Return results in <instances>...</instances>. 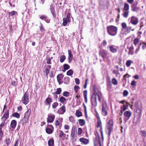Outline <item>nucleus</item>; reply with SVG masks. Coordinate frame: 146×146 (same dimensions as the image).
I'll use <instances>...</instances> for the list:
<instances>
[{"mask_svg":"<svg viewBox=\"0 0 146 146\" xmlns=\"http://www.w3.org/2000/svg\"><path fill=\"white\" fill-rule=\"evenodd\" d=\"M54 0H53V2L51 3L49 5L50 8L49 9L50 11H52L55 10V6L54 4Z\"/></svg>","mask_w":146,"mask_h":146,"instance_id":"21","label":"nucleus"},{"mask_svg":"<svg viewBox=\"0 0 146 146\" xmlns=\"http://www.w3.org/2000/svg\"><path fill=\"white\" fill-rule=\"evenodd\" d=\"M46 132L48 134H50L52 133L53 130L50 128H46Z\"/></svg>","mask_w":146,"mask_h":146,"instance_id":"39","label":"nucleus"},{"mask_svg":"<svg viewBox=\"0 0 146 146\" xmlns=\"http://www.w3.org/2000/svg\"><path fill=\"white\" fill-rule=\"evenodd\" d=\"M113 122L112 119L110 120L106 124V129L108 130V135L109 137L111 135V132L113 131Z\"/></svg>","mask_w":146,"mask_h":146,"instance_id":"3","label":"nucleus"},{"mask_svg":"<svg viewBox=\"0 0 146 146\" xmlns=\"http://www.w3.org/2000/svg\"><path fill=\"white\" fill-rule=\"evenodd\" d=\"M59 100L61 103H63L66 101V99L64 97L61 96L60 97Z\"/></svg>","mask_w":146,"mask_h":146,"instance_id":"44","label":"nucleus"},{"mask_svg":"<svg viewBox=\"0 0 146 146\" xmlns=\"http://www.w3.org/2000/svg\"><path fill=\"white\" fill-rule=\"evenodd\" d=\"M21 101L25 105L27 104L29 102V93L28 91H26L24 94Z\"/></svg>","mask_w":146,"mask_h":146,"instance_id":"4","label":"nucleus"},{"mask_svg":"<svg viewBox=\"0 0 146 146\" xmlns=\"http://www.w3.org/2000/svg\"><path fill=\"white\" fill-rule=\"evenodd\" d=\"M102 107V114L104 116H106L107 114V111L108 110V108L107 107L106 101H104L103 102Z\"/></svg>","mask_w":146,"mask_h":146,"instance_id":"5","label":"nucleus"},{"mask_svg":"<svg viewBox=\"0 0 146 146\" xmlns=\"http://www.w3.org/2000/svg\"><path fill=\"white\" fill-rule=\"evenodd\" d=\"M113 46H110L109 47L111 52L113 53H115L117 52V50L113 47Z\"/></svg>","mask_w":146,"mask_h":146,"instance_id":"24","label":"nucleus"},{"mask_svg":"<svg viewBox=\"0 0 146 146\" xmlns=\"http://www.w3.org/2000/svg\"><path fill=\"white\" fill-rule=\"evenodd\" d=\"M107 86L108 88H111L112 85L111 82L110 81H108L107 82Z\"/></svg>","mask_w":146,"mask_h":146,"instance_id":"54","label":"nucleus"},{"mask_svg":"<svg viewBox=\"0 0 146 146\" xmlns=\"http://www.w3.org/2000/svg\"><path fill=\"white\" fill-rule=\"evenodd\" d=\"M100 56H101L104 61H105V58L108 54V52L104 49L100 50L99 51Z\"/></svg>","mask_w":146,"mask_h":146,"instance_id":"7","label":"nucleus"},{"mask_svg":"<svg viewBox=\"0 0 146 146\" xmlns=\"http://www.w3.org/2000/svg\"><path fill=\"white\" fill-rule=\"evenodd\" d=\"M140 134L144 139L146 137V131L144 130H142L140 131Z\"/></svg>","mask_w":146,"mask_h":146,"instance_id":"18","label":"nucleus"},{"mask_svg":"<svg viewBox=\"0 0 146 146\" xmlns=\"http://www.w3.org/2000/svg\"><path fill=\"white\" fill-rule=\"evenodd\" d=\"M63 21L62 25L64 26H66L67 25L68 22V20L66 18H64L63 19Z\"/></svg>","mask_w":146,"mask_h":146,"instance_id":"30","label":"nucleus"},{"mask_svg":"<svg viewBox=\"0 0 146 146\" xmlns=\"http://www.w3.org/2000/svg\"><path fill=\"white\" fill-rule=\"evenodd\" d=\"M59 132H60L59 135V137H62L64 136H65V135H66V134L64 133L62 131L60 130L59 131Z\"/></svg>","mask_w":146,"mask_h":146,"instance_id":"45","label":"nucleus"},{"mask_svg":"<svg viewBox=\"0 0 146 146\" xmlns=\"http://www.w3.org/2000/svg\"><path fill=\"white\" fill-rule=\"evenodd\" d=\"M60 110L62 111V112H61L60 113L63 114L66 111L65 107L64 106H62L60 108Z\"/></svg>","mask_w":146,"mask_h":146,"instance_id":"40","label":"nucleus"},{"mask_svg":"<svg viewBox=\"0 0 146 146\" xmlns=\"http://www.w3.org/2000/svg\"><path fill=\"white\" fill-rule=\"evenodd\" d=\"M139 41V39L137 38H135L133 40V44L136 46L137 44L138 43Z\"/></svg>","mask_w":146,"mask_h":146,"instance_id":"31","label":"nucleus"},{"mask_svg":"<svg viewBox=\"0 0 146 146\" xmlns=\"http://www.w3.org/2000/svg\"><path fill=\"white\" fill-rule=\"evenodd\" d=\"M28 120L29 119L26 117H24L23 119L20 120V123H22L23 126L28 122Z\"/></svg>","mask_w":146,"mask_h":146,"instance_id":"17","label":"nucleus"},{"mask_svg":"<svg viewBox=\"0 0 146 146\" xmlns=\"http://www.w3.org/2000/svg\"><path fill=\"white\" fill-rule=\"evenodd\" d=\"M58 104L57 102L54 103L52 104V107L53 109H55L58 106Z\"/></svg>","mask_w":146,"mask_h":146,"instance_id":"51","label":"nucleus"},{"mask_svg":"<svg viewBox=\"0 0 146 146\" xmlns=\"http://www.w3.org/2000/svg\"><path fill=\"white\" fill-rule=\"evenodd\" d=\"M50 72V70L46 68L45 70V72L46 73V76H47L48 74Z\"/></svg>","mask_w":146,"mask_h":146,"instance_id":"63","label":"nucleus"},{"mask_svg":"<svg viewBox=\"0 0 146 146\" xmlns=\"http://www.w3.org/2000/svg\"><path fill=\"white\" fill-rule=\"evenodd\" d=\"M100 127V133L101 134V136H102V138L103 141L104 140V137L103 135V130H102V127Z\"/></svg>","mask_w":146,"mask_h":146,"instance_id":"47","label":"nucleus"},{"mask_svg":"<svg viewBox=\"0 0 146 146\" xmlns=\"http://www.w3.org/2000/svg\"><path fill=\"white\" fill-rule=\"evenodd\" d=\"M80 88L78 86H75L74 87V90H75V92L76 93L77 92L78 90V89H80Z\"/></svg>","mask_w":146,"mask_h":146,"instance_id":"55","label":"nucleus"},{"mask_svg":"<svg viewBox=\"0 0 146 146\" xmlns=\"http://www.w3.org/2000/svg\"><path fill=\"white\" fill-rule=\"evenodd\" d=\"M73 73L72 70L70 69L67 72L66 74L68 76H71L73 74Z\"/></svg>","mask_w":146,"mask_h":146,"instance_id":"38","label":"nucleus"},{"mask_svg":"<svg viewBox=\"0 0 146 146\" xmlns=\"http://www.w3.org/2000/svg\"><path fill=\"white\" fill-rule=\"evenodd\" d=\"M13 117L19 118L20 117V115L17 112H15L12 115Z\"/></svg>","mask_w":146,"mask_h":146,"instance_id":"29","label":"nucleus"},{"mask_svg":"<svg viewBox=\"0 0 146 146\" xmlns=\"http://www.w3.org/2000/svg\"><path fill=\"white\" fill-rule=\"evenodd\" d=\"M55 115L53 114L51 115H48L47 119V122L48 123H52L55 118Z\"/></svg>","mask_w":146,"mask_h":146,"instance_id":"11","label":"nucleus"},{"mask_svg":"<svg viewBox=\"0 0 146 146\" xmlns=\"http://www.w3.org/2000/svg\"><path fill=\"white\" fill-rule=\"evenodd\" d=\"M66 56L64 55H61L60 57V61L61 62H63L66 59Z\"/></svg>","mask_w":146,"mask_h":146,"instance_id":"34","label":"nucleus"},{"mask_svg":"<svg viewBox=\"0 0 146 146\" xmlns=\"http://www.w3.org/2000/svg\"><path fill=\"white\" fill-rule=\"evenodd\" d=\"M45 101L47 103L48 105L50 107L51 103L52 102V99L48 97L46 99Z\"/></svg>","mask_w":146,"mask_h":146,"instance_id":"22","label":"nucleus"},{"mask_svg":"<svg viewBox=\"0 0 146 146\" xmlns=\"http://www.w3.org/2000/svg\"><path fill=\"white\" fill-rule=\"evenodd\" d=\"M102 126V123L100 119H97V127H99Z\"/></svg>","mask_w":146,"mask_h":146,"instance_id":"41","label":"nucleus"},{"mask_svg":"<svg viewBox=\"0 0 146 146\" xmlns=\"http://www.w3.org/2000/svg\"><path fill=\"white\" fill-rule=\"evenodd\" d=\"M70 94V93L68 92L65 91L63 93V95L64 96L66 97H68Z\"/></svg>","mask_w":146,"mask_h":146,"instance_id":"48","label":"nucleus"},{"mask_svg":"<svg viewBox=\"0 0 146 146\" xmlns=\"http://www.w3.org/2000/svg\"><path fill=\"white\" fill-rule=\"evenodd\" d=\"M10 139L9 138H7L6 139V143L7 145L8 146L10 144Z\"/></svg>","mask_w":146,"mask_h":146,"instance_id":"58","label":"nucleus"},{"mask_svg":"<svg viewBox=\"0 0 146 146\" xmlns=\"http://www.w3.org/2000/svg\"><path fill=\"white\" fill-rule=\"evenodd\" d=\"M138 3V2L137 1H136L131 5V10L132 11H135L137 10H138L139 9V7H137Z\"/></svg>","mask_w":146,"mask_h":146,"instance_id":"10","label":"nucleus"},{"mask_svg":"<svg viewBox=\"0 0 146 146\" xmlns=\"http://www.w3.org/2000/svg\"><path fill=\"white\" fill-rule=\"evenodd\" d=\"M64 76L60 74H58L57 77V81L59 85H60L62 83V82L60 81L61 80L62 78Z\"/></svg>","mask_w":146,"mask_h":146,"instance_id":"14","label":"nucleus"},{"mask_svg":"<svg viewBox=\"0 0 146 146\" xmlns=\"http://www.w3.org/2000/svg\"><path fill=\"white\" fill-rule=\"evenodd\" d=\"M124 119L125 122L127 121L131 115V111H125L123 113Z\"/></svg>","mask_w":146,"mask_h":146,"instance_id":"6","label":"nucleus"},{"mask_svg":"<svg viewBox=\"0 0 146 146\" xmlns=\"http://www.w3.org/2000/svg\"><path fill=\"white\" fill-rule=\"evenodd\" d=\"M139 22L138 18L135 16L131 17L130 22L133 25H137Z\"/></svg>","mask_w":146,"mask_h":146,"instance_id":"8","label":"nucleus"},{"mask_svg":"<svg viewBox=\"0 0 146 146\" xmlns=\"http://www.w3.org/2000/svg\"><path fill=\"white\" fill-rule=\"evenodd\" d=\"M129 13L128 11H126L124 12L123 14V16L125 18H127L128 17Z\"/></svg>","mask_w":146,"mask_h":146,"instance_id":"53","label":"nucleus"},{"mask_svg":"<svg viewBox=\"0 0 146 146\" xmlns=\"http://www.w3.org/2000/svg\"><path fill=\"white\" fill-rule=\"evenodd\" d=\"M112 83L114 85H116L117 84V81L116 79L115 78H113L112 80Z\"/></svg>","mask_w":146,"mask_h":146,"instance_id":"49","label":"nucleus"},{"mask_svg":"<svg viewBox=\"0 0 146 146\" xmlns=\"http://www.w3.org/2000/svg\"><path fill=\"white\" fill-rule=\"evenodd\" d=\"M31 113V109H29L25 113L24 117L29 119V116L30 115Z\"/></svg>","mask_w":146,"mask_h":146,"instance_id":"19","label":"nucleus"},{"mask_svg":"<svg viewBox=\"0 0 146 146\" xmlns=\"http://www.w3.org/2000/svg\"><path fill=\"white\" fill-rule=\"evenodd\" d=\"M99 94L96 92H94L91 98V101L92 105L93 107H96L97 105V98H98L99 101H101V98L100 95H101L100 92H99Z\"/></svg>","mask_w":146,"mask_h":146,"instance_id":"1","label":"nucleus"},{"mask_svg":"<svg viewBox=\"0 0 146 146\" xmlns=\"http://www.w3.org/2000/svg\"><path fill=\"white\" fill-rule=\"evenodd\" d=\"M70 82V78L68 77H64V80H63V82L64 83L66 84H68Z\"/></svg>","mask_w":146,"mask_h":146,"instance_id":"25","label":"nucleus"},{"mask_svg":"<svg viewBox=\"0 0 146 146\" xmlns=\"http://www.w3.org/2000/svg\"><path fill=\"white\" fill-rule=\"evenodd\" d=\"M70 13H68L66 16V19L68 20V22H69L70 21L69 18L70 17Z\"/></svg>","mask_w":146,"mask_h":146,"instance_id":"59","label":"nucleus"},{"mask_svg":"<svg viewBox=\"0 0 146 146\" xmlns=\"http://www.w3.org/2000/svg\"><path fill=\"white\" fill-rule=\"evenodd\" d=\"M3 116L1 118V119L3 121L2 122L1 124L4 125L5 123V121L7 120V119H6L4 117L3 118Z\"/></svg>","mask_w":146,"mask_h":146,"instance_id":"61","label":"nucleus"},{"mask_svg":"<svg viewBox=\"0 0 146 146\" xmlns=\"http://www.w3.org/2000/svg\"><path fill=\"white\" fill-rule=\"evenodd\" d=\"M62 91L61 89L60 88H59L57 89L56 94H59L61 93Z\"/></svg>","mask_w":146,"mask_h":146,"instance_id":"60","label":"nucleus"},{"mask_svg":"<svg viewBox=\"0 0 146 146\" xmlns=\"http://www.w3.org/2000/svg\"><path fill=\"white\" fill-rule=\"evenodd\" d=\"M39 27L40 30V31L42 32L45 31V29L43 27V25L41 23H40V25L39 26Z\"/></svg>","mask_w":146,"mask_h":146,"instance_id":"50","label":"nucleus"},{"mask_svg":"<svg viewBox=\"0 0 146 146\" xmlns=\"http://www.w3.org/2000/svg\"><path fill=\"white\" fill-rule=\"evenodd\" d=\"M121 26L122 27V29L123 30V29H125L126 30V29H127V24L125 23H123L121 24Z\"/></svg>","mask_w":146,"mask_h":146,"instance_id":"37","label":"nucleus"},{"mask_svg":"<svg viewBox=\"0 0 146 146\" xmlns=\"http://www.w3.org/2000/svg\"><path fill=\"white\" fill-rule=\"evenodd\" d=\"M134 49V48L133 47H131L129 49V51L128 52L129 54H131V55H133V50Z\"/></svg>","mask_w":146,"mask_h":146,"instance_id":"46","label":"nucleus"},{"mask_svg":"<svg viewBox=\"0 0 146 146\" xmlns=\"http://www.w3.org/2000/svg\"><path fill=\"white\" fill-rule=\"evenodd\" d=\"M63 68L65 70H67L70 68V66L67 64H64L63 65Z\"/></svg>","mask_w":146,"mask_h":146,"instance_id":"35","label":"nucleus"},{"mask_svg":"<svg viewBox=\"0 0 146 146\" xmlns=\"http://www.w3.org/2000/svg\"><path fill=\"white\" fill-rule=\"evenodd\" d=\"M133 122L137 124L139 121V118L135 117L133 120Z\"/></svg>","mask_w":146,"mask_h":146,"instance_id":"36","label":"nucleus"},{"mask_svg":"<svg viewBox=\"0 0 146 146\" xmlns=\"http://www.w3.org/2000/svg\"><path fill=\"white\" fill-rule=\"evenodd\" d=\"M142 43V48L143 49H144L146 48V43L143 42Z\"/></svg>","mask_w":146,"mask_h":146,"instance_id":"64","label":"nucleus"},{"mask_svg":"<svg viewBox=\"0 0 146 146\" xmlns=\"http://www.w3.org/2000/svg\"><path fill=\"white\" fill-rule=\"evenodd\" d=\"M127 109V106H125V105L123 104V106H121V111L123 112Z\"/></svg>","mask_w":146,"mask_h":146,"instance_id":"28","label":"nucleus"},{"mask_svg":"<svg viewBox=\"0 0 146 146\" xmlns=\"http://www.w3.org/2000/svg\"><path fill=\"white\" fill-rule=\"evenodd\" d=\"M9 117V110H7L5 112V113L3 114V118L4 117L6 119H7Z\"/></svg>","mask_w":146,"mask_h":146,"instance_id":"23","label":"nucleus"},{"mask_svg":"<svg viewBox=\"0 0 146 146\" xmlns=\"http://www.w3.org/2000/svg\"><path fill=\"white\" fill-rule=\"evenodd\" d=\"M78 121L79 124L81 126H83L85 124V121L83 119H79Z\"/></svg>","mask_w":146,"mask_h":146,"instance_id":"27","label":"nucleus"},{"mask_svg":"<svg viewBox=\"0 0 146 146\" xmlns=\"http://www.w3.org/2000/svg\"><path fill=\"white\" fill-rule=\"evenodd\" d=\"M50 12L52 14L53 17L54 18H55L56 17V12L55 11V10H53L52 11H50Z\"/></svg>","mask_w":146,"mask_h":146,"instance_id":"43","label":"nucleus"},{"mask_svg":"<svg viewBox=\"0 0 146 146\" xmlns=\"http://www.w3.org/2000/svg\"><path fill=\"white\" fill-rule=\"evenodd\" d=\"M129 6L128 4L127 3H125L124 5V7L123 8V9L125 10V11H127L129 10Z\"/></svg>","mask_w":146,"mask_h":146,"instance_id":"33","label":"nucleus"},{"mask_svg":"<svg viewBox=\"0 0 146 146\" xmlns=\"http://www.w3.org/2000/svg\"><path fill=\"white\" fill-rule=\"evenodd\" d=\"M84 97L85 102L86 103L87 102V90H85L84 91Z\"/></svg>","mask_w":146,"mask_h":146,"instance_id":"26","label":"nucleus"},{"mask_svg":"<svg viewBox=\"0 0 146 146\" xmlns=\"http://www.w3.org/2000/svg\"><path fill=\"white\" fill-rule=\"evenodd\" d=\"M17 124V122L15 120H12L11 122L10 127H11L12 128L14 129L16 127Z\"/></svg>","mask_w":146,"mask_h":146,"instance_id":"15","label":"nucleus"},{"mask_svg":"<svg viewBox=\"0 0 146 146\" xmlns=\"http://www.w3.org/2000/svg\"><path fill=\"white\" fill-rule=\"evenodd\" d=\"M107 31L110 35L114 36L117 33V28L114 26L110 25L107 27Z\"/></svg>","mask_w":146,"mask_h":146,"instance_id":"2","label":"nucleus"},{"mask_svg":"<svg viewBox=\"0 0 146 146\" xmlns=\"http://www.w3.org/2000/svg\"><path fill=\"white\" fill-rule=\"evenodd\" d=\"M69 120L70 121L72 122H73L74 121V119L73 117L72 116H71L69 117Z\"/></svg>","mask_w":146,"mask_h":146,"instance_id":"62","label":"nucleus"},{"mask_svg":"<svg viewBox=\"0 0 146 146\" xmlns=\"http://www.w3.org/2000/svg\"><path fill=\"white\" fill-rule=\"evenodd\" d=\"M54 144V141L53 139H51L49 140L48 142V144L49 146H52Z\"/></svg>","mask_w":146,"mask_h":146,"instance_id":"32","label":"nucleus"},{"mask_svg":"<svg viewBox=\"0 0 146 146\" xmlns=\"http://www.w3.org/2000/svg\"><path fill=\"white\" fill-rule=\"evenodd\" d=\"M100 141V137L99 136L97 138L94 139V146H98V143Z\"/></svg>","mask_w":146,"mask_h":146,"instance_id":"13","label":"nucleus"},{"mask_svg":"<svg viewBox=\"0 0 146 146\" xmlns=\"http://www.w3.org/2000/svg\"><path fill=\"white\" fill-rule=\"evenodd\" d=\"M4 125L1 124L0 125V140H1L2 139V137L3 133L2 131V128L4 126Z\"/></svg>","mask_w":146,"mask_h":146,"instance_id":"20","label":"nucleus"},{"mask_svg":"<svg viewBox=\"0 0 146 146\" xmlns=\"http://www.w3.org/2000/svg\"><path fill=\"white\" fill-rule=\"evenodd\" d=\"M76 115L78 117H80L82 115V113L81 112L76 111L75 113Z\"/></svg>","mask_w":146,"mask_h":146,"instance_id":"42","label":"nucleus"},{"mask_svg":"<svg viewBox=\"0 0 146 146\" xmlns=\"http://www.w3.org/2000/svg\"><path fill=\"white\" fill-rule=\"evenodd\" d=\"M129 93L127 90H124L123 91V95L124 96H127L128 94Z\"/></svg>","mask_w":146,"mask_h":146,"instance_id":"57","label":"nucleus"},{"mask_svg":"<svg viewBox=\"0 0 146 146\" xmlns=\"http://www.w3.org/2000/svg\"><path fill=\"white\" fill-rule=\"evenodd\" d=\"M80 142L84 144H87L89 142V140L84 138H81L79 139Z\"/></svg>","mask_w":146,"mask_h":146,"instance_id":"16","label":"nucleus"},{"mask_svg":"<svg viewBox=\"0 0 146 146\" xmlns=\"http://www.w3.org/2000/svg\"><path fill=\"white\" fill-rule=\"evenodd\" d=\"M131 61L130 60H128L127 61L126 63V66L128 67H129L131 64Z\"/></svg>","mask_w":146,"mask_h":146,"instance_id":"56","label":"nucleus"},{"mask_svg":"<svg viewBox=\"0 0 146 146\" xmlns=\"http://www.w3.org/2000/svg\"><path fill=\"white\" fill-rule=\"evenodd\" d=\"M77 132V129L76 127L75 126H73L72 127L71 134L70 135V136L72 137L71 139H74V135H75V133Z\"/></svg>","mask_w":146,"mask_h":146,"instance_id":"9","label":"nucleus"},{"mask_svg":"<svg viewBox=\"0 0 146 146\" xmlns=\"http://www.w3.org/2000/svg\"><path fill=\"white\" fill-rule=\"evenodd\" d=\"M40 18L42 20H44L47 23H48L50 22V19L48 18L47 16L46 15H42L40 17Z\"/></svg>","mask_w":146,"mask_h":146,"instance_id":"12","label":"nucleus"},{"mask_svg":"<svg viewBox=\"0 0 146 146\" xmlns=\"http://www.w3.org/2000/svg\"><path fill=\"white\" fill-rule=\"evenodd\" d=\"M15 13L17 14V12L15 11H13L9 13V16H13L14 15Z\"/></svg>","mask_w":146,"mask_h":146,"instance_id":"52","label":"nucleus"}]
</instances>
